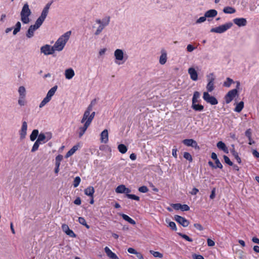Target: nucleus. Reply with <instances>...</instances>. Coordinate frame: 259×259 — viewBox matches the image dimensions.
Wrapping results in <instances>:
<instances>
[{"label": "nucleus", "instance_id": "obj_29", "mask_svg": "<svg viewBox=\"0 0 259 259\" xmlns=\"http://www.w3.org/2000/svg\"><path fill=\"white\" fill-rule=\"evenodd\" d=\"M18 92L19 94V97H21V98H26V90L24 86H20L18 88Z\"/></svg>", "mask_w": 259, "mask_h": 259}, {"label": "nucleus", "instance_id": "obj_62", "mask_svg": "<svg viewBox=\"0 0 259 259\" xmlns=\"http://www.w3.org/2000/svg\"><path fill=\"white\" fill-rule=\"evenodd\" d=\"M106 51H107V49L106 48L101 49L100 50V51L99 52V54L100 56H103L105 54Z\"/></svg>", "mask_w": 259, "mask_h": 259}, {"label": "nucleus", "instance_id": "obj_7", "mask_svg": "<svg viewBox=\"0 0 259 259\" xmlns=\"http://www.w3.org/2000/svg\"><path fill=\"white\" fill-rule=\"evenodd\" d=\"M232 23L230 22H228L222 25L211 28L210 29V32L216 33H223L230 29L232 26Z\"/></svg>", "mask_w": 259, "mask_h": 259}, {"label": "nucleus", "instance_id": "obj_10", "mask_svg": "<svg viewBox=\"0 0 259 259\" xmlns=\"http://www.w3.org/2000/svg\"><path fill=\"white\" fill-rule=\"evenodd\" d=\"M40 51L41 54L46 56L53 55L56 52L53 46H51L48 44L41 47Z\"/></svg>", "mask_w": 259, "mask_h": 259}, {"label": "nucleus", "instance_id": "obj_40", "mask_svg": "<svg viewBox=\"0 0 259 259\" xmlns=\"http://www.w3.org/2000/svg\"><path fill=\"white\" fill-rule=\"evenodd\" d=\"M165 221L168 224V226L169 228H170L173 230H177V227L175 222H170L168 219H166Z\"/></svg>", "mask_w": 259, "mask_h": 259}, {"label": "nucleus", "instance_id": "obj_61", "mask_svg": "<svg viewBox=\"0 0 259 259\" xmlns=\"http://www.w3.org/2000/svg\"><path fill=\"white\" fill-rule=\"evenodd\" d=\"M127 251L130 253L134 254H136L138 252L134 248H132V247L128 248L127 249Z\"/></svg>", "mask_w": 259, "mask_h": 259}, {"label": "nucleus", "instance_id": "obj_54", "mask_svg": "<svg viewBox=\"0 0 259 259\" xmlns=\"http://www.w3.org/2000/svg\"><path fill=\"white\" fill-rule=\"evenodd\" d=\"M206 17H205V16L204 15V16H203V17H200L199 18H198L196 21V24H200V23H203L204 22V21H205L206 20Z\"/></svg>", "mask_w": 259, "mask_h": 259}, {"label": "nucleus", "instance_id": "obj_24", "mask_svg": "<svg viewBox=\"0 0 259 259\" xmlns=\"http://www.w3.org/2000/svg\"><path fill=\"white\" fill-rule=\"evenodd\" d=\"M51 5V3H48L46 5L45 8L42 10L41 15L39 16L40 17L45 20L49 13V10L50 9Z\"/></svg>", "mask_w": 259, "mask_h": 259}, {"label": "nucleus", "instance_id": "obj_14", "mask_svg": "<svg viewBox=\"0 0 259 259\" xmlns=\"http://www.w3.org/2000/svg\"><path fill=\"white\" fill-rule=\"evenodd\" d=\"M188 73L190 75V78L193 81H197L198 79V73L194 67H189L188 69Z\"/></svg>", "mask_w": 259, "mask_h": 259}, {"label": "nucleus", "instance_id": "obj_57", "mask_svg": "<svg viewBox=\"0 0 259 259\" xmlns=\"http://www.w3.org/2000/svg\"><path fill=\"white\" fill-rule=\"evenodd\" d=\"M194 226L196 229L199 231H202L203 230V227L199 223L194 224Z\"/></svg>", "mask_w": 259, "mask_h": 259}, {"label": "nucleus", "instance_id": "obj_20", "mask_svg": "<svg viewBox=\"0 0 259 259\" xmlns=\"http://www.w3.org/2000/svg\"><path fill=\"white\" fill-rule=\"evenodd\" d=\"M104 251L107 256L110 259H119L117 255L112 252L111 250L107 246L104 248Z\"/></svg>", "mask_w": 259, "mask_h": 259}, {"label": "nucleus", "instance_id": "obj_31", "mask_svg": "<svg viewBox=\"0 0 259 259\" xmlns=\"http://www.w3.org/2000/svg\"><path fill=\"white\" fill-rule=\"evenodd\" d=\"M218 12L215 10H210L206 11L205 13V16L206 18L214 17L217 15Z\"/></svg>", "mask_w": 259, "mask_h": 259}, {"label": "nucleus", "instance_id": "obj_32", "mask_svg": "<svg viewBox=\"0 0 259 259\" xmlns=\"http://www.w3.org/2000/svg\"><path fill=\"white\" fill-rule=\"evenodd\" d=\"M191 107L196 111H202L204 109V106L198 103L192 104Z\"/></svg>", "mask_w": 259, "mask_h": 259}, {"label": "nucleus", "instance_id": "obj_35", "mask_svg": "<svg viewBox=\"0 0 259 259\" xmlns=\"http://www.w3.org/2000/svg\"><path fill=\"white\" fill-rule=\"evenodd\" d=\"M120 215L122 217V218H123V220L127 221L129 223H130L132 225L136 224V222L133 219H132L130 217H128L127 215L123 214V213H121Z\"/></svg>", "mask_w": 259, "mask_h": 259}, {"label": "nucleus", "instance_id": "obj_28", "mask_svg": "<svg viewBox=\"0 0 259 259\" xmlns=\"http://www.w3.org/2000/svg\"><path fill=\"white\" fill-rule=\"evenodd\" d=\"M79 145H74L66 154L65 157L68 158L72 155L79 148Z\"/></svg>", "mask_w": 259, "mask_h": 259}, {"label": "nucleus", "instance_id": "obj_27", "mask_svg": "<svg viewBox=\"0 0 259 259\" xmlns=\"http://www.w3.org/2000/svg\"><path fill=\"white\" fill-rule=\"evenodd\" d=\"M217 147L220 149L223 150L226 153H229V150L226 145L222 141L219 142L217 144Z\"/></svg>", "mask_w": 259, "mask_h": 259}, {"label": "nucleus", "instance_id": "obj_8", "mask_svg": "<svg viewBox=\"0 0 259 259\" xmlns=\"http://www.w3.org/2000/svg\"><path fill=\"white\" fill-rule=\"evenodd\" d=\"M52 137V133L51 132H40L36 140L41 144H44L50 140Z\"/></svg>", "mask_w": 259, "mask_h": 259}, {"label": "nucleus", "instance_id": "obj_38", "mask_svg": "<svg viewBox=\"0 0 259 259\" xmlns=\"http://www.w3.org/2000/svg\"><path fill=\"white\" fill-rule=\"evenodd\" d=\"M118 150L121 153L124 154L127 152V148L124 144H121L118 146Z\"/></svg>", "mask_w": 259, "mask_h": 259}, {"label": "nucleus", "instance_id": "obj_19", "mask_svg": "<svg viewBox=\"0 0 259 259\" xmlns=\"http://www.w3.org/2000/svg\"><path fill=\"white\" fill-rule=\"evenodd\" d=\"M172 207L176 210L181 209L182 211H188L190 207L186 204H181L180 203H176L172 204Z\"/></svg>", "mask_w": 259, "mask_h": 259}, {"label": "nucleus", "instance_id": "obj_47", "mask_svg": "<svg viewBox=\"0 0 259 259\" xmlns=\"http://www.w3.org/2000/svg\"><path fill=\"white\" fill-rule=\"evenodd\" d=\"M81 181V179L80 177H76L75 178L74 181H73V186L74 187L76 188L78 186Z\"/></svg>", "mask_w": 259, "mask_h": 259}, {"label": "nucleus", "instance_id": "obj_49", "mask_svg": "<svg viewBox=\"0 0 259 259\" xmlns=\"http://www.w3.org/2000/svg\"><path fill=\"white\" fill-rule=\"evenodd\" d=\"M178 234L179 236L182 237L183 239H185L186 240H187L189 242H192L193 240L191 238H190L188 236H187V235H185V234H182L181 233H178Z\"/></svg>", "mask_w": 259, "mask_h": 259}, {"label": "nucleus", "instance_id": "obj_37", "mask_svg": "<svg viewBox=\"0 0 259 259\" xmlns=\"http://www.w3.org/2000/svg\"><path fill=\"white\" fill-rule=\"evenodd\" d=\"M244 107V103L242 101L240 102L239 103L236 104V107L234 111L237 112H240L241 111Z\"/></svg>", "mask_w": 259, "mask_h": 259}, {"label": "nucleus", "instance_id": "obj_18", "mask_svg": "<svg viewBox=\"0 0 259 259\" xmlns=\"http://www.w3.org/2000/svg\"><path fill=\"white\" fill-rule=\"evenodd\" d=\"M64 75L66 79L70 80L74 76L75 72L71 68H67L65 70Z\"/></svg>", "mask_w": 259, "mask_h": 259}, {"label": "nucleus", "instance_id": "obj_60", "mask_svg": "<svg viewBox=\"0 0 259 259\" xmlns=\"http://www.w3.org/2000/svg\"><path fill=\"white\" fill-rule=\"evenodd\" d=\"M245 136L248 138H251V131L250 129H248L245 132Z\"/></svg>", "mask_w": 259, "mask_h": 259}, {"label": "nucleus", "instance_id": "obj_43", "mask_svg": "<svg viewBox=\"0 0 259 259\" xmlns=\"http://www.w3.org/2000/svg\"><path fill=\"white\" fill-rule=\"evenodd\" d=\"M234 82V81L231 78L228 77L226 80L224 82L223 85L225 87L229 88L231 86V84Z\"/></svg>", "mask_w": 259, "mask_h": 259}, {"label": "nucleus", "instance_id": "obj_6", "mask_svg": "<svg viewBox=\"0 0 259 259\" xmlns=\"http://www.w3.org/2000/svg\"><path fill=\"white\" fill-rule=\"evenodd\" d=\"M57 88V86L55 85L48 92L46 97L42 100L39 105V108H42L51 100V99L52 97L55 95Z\"/></svg>", "mask_w": 259, "mask_h": 259}, {"label": "nucleus", "instance_id": "obj_34", "mask_svg": "<svg viewBox=\"0 0 259 259\" xmlns=\"http://www.w3.org/2000/svg\"><path fill=\"white\" fill-rule=\"evenodd\" d=\"M39 132L38 130H33L30 135V140L31 141H34L36 140V138L38 137Z\"/></svg>", "mask_w": 259, "mask_h": 259}, {"label": "nucleus", "instance_id": "obj_30", "mask_svg": "<svg viewBox=\"0 0 259 259\" xmlns=\"http://www.w3.org/2000/svg\"><path fill=\"white\" fill-rule=\"evenodd\" d=\"M167 61V54L165 51H162L159 58V63L161 65L165 64Z\"/></svg>", "mask_w": 259, "mask_h": 259}, {"label": "nucleus", "instance_id": "obj_48", "mask_svg": "<svg viewBox=\"0 0 259 259\" xmlns=\"http://www.w3.org/2000/svg\"><path fill=\"white\" fill-rule=\"evenodd\" d=\"M184 157L188 160V161H189L190 162H192V156L191 155V154L187 152H185L184 153Z\"/></svg>", "mask_w": 259, "mask_h": 259}, {"label": "nucleus", "instance_id": "obj_4", "mask_svg": "<svg viewBox=\"0 0 259 259\" xmlns=\"http://www.w3.org/2000/svg\"><path fill=\"white\" fill-rule=\"evenodd\" d=\"M31 14V12L29 8L28 4L27 3L25 4L20 12L21 20L23 24H28L30 22L29 17Z\"/></svg>", "mask_w": 259, "mask_h": 259}, {"label": "nucleus", "instance_id": "obj_55", "mask_svg": "<svg viewBox=\"0 0 259 259\" xmlns=\"http://www.w3.org/2000/svg\"><path fill=\"white\" fill-rule=\"evenodd\" d=\"M223 157H224L225 162L227 164H228L229 165H233L232 162L230 160L228 156H227L226 155H224Z\"/></svg>", "mask_w": 259, "mask_h": 259}, {"label": "nucleus", "instance_id": "obj_52", "mask_svg": "<svg viewBox=\"0 0 259 259\" xmlns=\"http://www.w3.org/2000/svg\"><path fill=\"white\" fill-rule=\"evenodd\" d=\"M232 153L233 155L234 156V157H235V158L236 159L237 161L239 163H241V160L240 158L239 157V156L238 155L237 153L234 150L232 151Z\"/></svg>", "mask_w": 259, "mask_h": 259}, {"label": "nucleus", "instance_id": "obj_13", "mask_svg": "<svg viewBox=\"0 0 259 259\" xmlns=\"http://www.w3.org/2000/svg\"><path fill=\"white\" fill-rule=\"evenodd\" d=\"M237 89H233L228 92L225 97L226 103L229 104L230 103L237 95Z\"/></svg>", "mask_w": 259, "mask_h": 259}, {"label": "nucleus", "instance_id": "obj_39", "mask_svg": "<svg viewBox=\"0 0 259 259\" xmlns=\"http://www.w3.org/2000/svg\"><path fill=\"white\" fill-rule=\"evenodd\" d=\"M125 186L124 185H120L115 189V192L117 193L122 194L124 193Z\"/></svg>", "mask_w": 259, "mask_h": 259}, {"label": "nucleus", "instance_id": "obj_25", "mask_svg": "<svg viewBox=\"0 0 259 259\" xmlns=\"http://www.w3.org/2000/svg\"><path fill=\"white\" fill-rule=\"evenodd\" d=\"M37 29L38 28H36V27L34 25H31L27 30L26 36L29 38H31L34 35V31Z\"/></svg>", "mask_w": 259, "mask_h": 259}, {"label": "nucleus", "instance_id": "obj_11", "mask_svg": "<svg viewBox=\"0 0 259 259\" xmlns=\"http://www.w3.org/2000/svg\"><path fill=\"white\" fill-rule=\"evenodd\" d=\"M202 98L206 103L212 105H215L218 103L217 99L214 97L211 96L209 92H204Z\"/></svg>", "mask_w": 259, "mask_h": 259}, {"label": "nucleus", "instance_id": "obj_21", "mask_svg": "<svg viewBox=\"0 0 259 259\" xmlns=\"http://www.w3.org/2000/svg\"><path fill=\"white\" fill-rule=\"evenodd\" d=\"M62 229L63 232H64L67 235L72 237H75L76 235L72 230H70L68 225L63 224L62 226Z\"/></svg>", "mask_w": 259, "mask_h": 259}, {"label": "nucleus", "instance_id": "obj_2", "mask_svg": "<svg viewBox=\"0 0 259 259\" xmlns=\"http://www.w3.org/2000/svg\"><path fill=\"white\" fill-rule=\"evenodd\" d=\"M71 34V31H68L61 35L53 45L55 50L57 52L62 51L65 48Z\"/></svg>", "mask_w": 259, "mask_h": 259}, {"label": "nucleus", "instance_id": "obj_64", "mask_svg": "<svg viewBox=\"0 0 259 259\" xmlns=\"http://www.w3.org/2000/svg\"><path fill=\"white\" fill-rule=\"evenodd\" d=\"M172 155L175 158H177V149L176 148L172 149Z\"/></svg>", "mask_w": 259, "mask_h": 259}, {"label": "nucleus", "instance_id": "obj_23", "mask_svg": "<svg viewBox=\"0 0 259 259\" xmlns=\"http://www.w3.org/2000/svg\"><path fill=\"white\" fill-rule=\"evenodd\" d=\"M51 5V3H48L46 5L45 8L42 10L41 15L39 16L40 17L45 20L49 13V10L50 9Z\"/></svg>", "mask_w": 259, "mask_h": 259}, {"label": "nucleus", "instance_id": "obj_22", "mask_svg": "<svg viewBox=\"0 0 259 259\" xmlns=\"http://www.w3.org/2000/svg\"><path fill=\"white\" fill-rule=\"evenodd\" d=\"M108 130L105 129L100 134V141L101 142L106 144L108 142Z\"/></svg>", "mask_w": 259, "mask_h": 259}, {"label": "nucleus", "instance_id": "obj_59", "mask_svg": "<svg viewBox=\"0 0 259 259\" xmlns=\"http://www.w3.org/2000/svg\"><path fill=\"white\" fill-rule=\"evenodd\" d=\"M207 243L208 246H213L215 245V242L214 241L210 238L207 239Z\"/></svg>", "mask_w": 259, "mask_h": 259}, {"label": "nucleus", "instance_id": "obj_58", "mask_svg": "<svg viewBox=\"0 0 259 259\" xmlns=\"http://www.w3.org/2000/svg\"><path fill=\"white\" fill-rule=\"evenodd\" d=\"M215 163L216 164V166H215V168H220L221 169L223 168V165H222V163L220 162L219 159L215 160Z\"/></svg>", "mask_w": 259, "mask_h": 259}, {"label": "nucleus", "instance_id": "obj_33", "mask_svg": "<svg viewBox=\"0 0 259 259\" xmlns=\"http://www.w3.org/2000/svg\"><path fill=\"white\" fill-rule=\"evenodd\" d=\"M200 98V93L197 92H194L192 100V104H195L199 103Z\"/></svg>", "mask_w": 259, "mask_h": 259}, {"label": "nucleus", "instance_id": "obj_50", "mask_svg": "<svg viewBox=\"0 0 259 259\" xmlns=\"http://www.w3.org/2000/svg\"><path fill=\"white\" fill-rule=\"evenodd\" d=\"M25 98H21V97H19L18 103L20 106H22L25 105L26 102L25 101Z\"/></svg>", "mask_w": 259, "mask_h": 259}, {"label": "nucleus", "instance_id": "obj_41", "mask_svg": "<svg viewBox=\"0 0 259 259\" xmlns=\"http://www.w3.org/2000/svg\"><path fill=\"white\" fill-rule=\"evenodd\" d=\"M45 19L39 17V18L36 20L35 24L33 25L35 26L36 28H38L42 25Z\"/></svg>", "mask_w": 259, "mask_h": 259}, {"label": "nucleus", "instance_id": "obj_1", "mask_svg": "<svg viewBox=\"0 0 259 259\" xmlns=\"http://www.w3.org/2000/svg\"><path fill=\"white\" fill-rule=\"evenodd\" d=\"M91 107L87 108L81 119L80 122L83 124V125L78 127V134L79 138L84 134L95 116V112L91 111Z\"/></svg>", "mask_w": 259, "mask_h": 259}, {"label": "nucleus", "instance_id": "obj_3", "mask_svg": "<svg viewBox=\"0 0 259 259\" xmlns=\"http://www.w3.org/2000/svg\"><path fill=\"white\" fill-rule=\"evenodd\" d=\"M113 57L114 63L118 65L123 64L128 58L126 51L121 49H117L114 51Z\"/></svg>", "mask_w": 259, "mask_h": 259}, {"label": "nucleus", "instance_id": "obj_15", "mask_svg": "<svg viewBox=\"0 0 259 259\" xmlns=\"http://www.w3.org/2000/svg\"><path fill=\"white\" fill-rule=\"evenodd\" d=\"M175 220L184 227H187L189 224V222L187 219L178 215L175 216Z\"/></svg>", "mask_w": 259, "mask_h": 259}, {"label": "nucleus", "instance_id": "obj_63", "mask_svg": "<svg viewBox=\"0 0 259 259\" xmlns=\"http://www.w3.org/2000/svg\"><path fill=\"white\" fill-rule=\"evenodd\" d=\"M81 201L79 197H77L74 201V203L76 205H80L81 204Z\"/></svg>", "mask_w": 259, "mask_h": 259}, {"label": "nucleus", "instance_id": "obj_46", "mask_svg": "<svg viewBox=\"0 0 259 259\" xmlns=\"http://www.w3.org/2000/svg\"><path fill=\"white\" fill-rule=\"evenodd\" d=\"M78 222L80 224L84 226L87 228L89 229L90 228V226L87 224L85 220L83 218L79 217L78 218Z\"/></svg>", "mask_w": 259, "mask_h": 259}, {"label": "nucleus", "instance_id": "obj_16", "mask_svg": "<svg viewBox=\"0 0 259 259\" xmlns=\"http://www.w3.org/2000/svg\"><path fill=\"white\" fill-rule=\"evenodd\" d=\"M183 143L187 146L192 147L195 149H199L197 142L193 139H185L182 141Z\"/></svg>", "mask_w": 259, "mask_h": 259}, {"label": "nucleus", "instance_id": "obj_45", "mask_svg": "<svg viewBox=\"0 0 259 259\" xmlns=\"http://www.w3.org/2000/svg\"><path fill=\"white\" fill-rule=\"evenodd\" d=\"M40 145L41 144L40 143L38 142L37 140H36L31 148V151L32 152H34L37 151Z\"/></svg>", "mask_w": 259, "mask_h": 259}, {"label": "nucleus", "instance_id": "obj_9", "mask_svg": "<svg viewBox=\"0 0 259 259\" xmlns=\"http://www.w3.org/2000/svg\"><path fill=\"white\" fill-rule=\"evenodd\" d=\"M214 80L215 77L213 73H209L207 75V84L206 88L207 92H211L214 89Z\"/></svg>", "mask_w": 259, "mask_h": 259}, {"label": "nucleus", "instance_id": "obj_56", "mask_svg": "<svg viewBox=\"0 0 259 259\" xmlns=\"http://www.w3.org/2000/svg\"><path fill=\"white\" fill-rule=\"evenodd\" d=\"M195 49V47H194L193 46H192V45H188L187 46V50L188 52H193L194 50Z\"/></svg>", "mask_w": 259, "mask_h": 259}, {"label": "nucleus", "instance_id": "obj_36", "mask_svg": "<svg viewBox=\"0 0 259 259\" xmlns=\"http://www.w3.org/2000/svg\"><path fill=\"white\" fill-rule=\"evenodd\" d=\"M223 12L226 14H233L236 12V10L233 7H226L224 8Z\"/></svg>", "mask_w": 259, "mask_h": 259}, {"label": "nucleus", "instance_id": "obj_44", "mask_svg": "<svg viewBox=\"0 0 259 259\" xmlns=\"http://www.w3.org/2000/svg\"><path fill=\"white\" fill-rule=\"evenodd\" d=\"M150 253L152 254L155 257L162 258L163 254L159 251H155L153 250H150Z\"/></svg>", "mask_w": 259, "mask_h": 259}, {"label": "nucleus", "instance_id": "obj_51", "mask_svg": "<svg viewBox=\"0 0 259 259\" xmlns=\"http://www.w3.org/2000/svg\"><path fill=\"white\" fill-rule=\"evenodd\" d=\"M126 196L128 198L139 201L140 200L139 197L134 194H127Z\"/></svg>", "mask_w": 259, "mask_h": 259}, {"label": "nucleus", "instance_id": "obj_12", "mask_svg": "<svg viewBox=\"0 0 259 259\" xmlns=\"http://www.w3.org/2000/svg\"><path fill=\"white\" fill-rule=\"evenodd\" d=\"M27 127L28 125L27 122L26 121H23L22 122L21 128L19 131L20 139L21 140H23L26 138L27 135Z\"/></svg>", "mask_w": 259, "mask_h": 259}, {"label": "nucleus", "instance_id": "obj_26", "mask_svg": "<svg viewBox=\"0 0 259 259\" xmlns=\"http://www.w3.org/2000/svg\"><path fill=\"white\" fill-rule=\"evenodd\" d=\"M84 194L91 197H93L95 189L93 187L89 186L84 189Z\"/></svg>", "mask_w": 259, "mask_h": 259}, {"label": "nucleus", "instance_id": "obj_42", "mask_svg": "<svg viewBox=\"0 0 259 259\" xmlns=\"http://www.w3.org/2000/svg\"><path fill=\"white\" fill-rule=\"evenodd\" d=\"M21 24L20 22H17L15 25L14 30L13 31V34L16 35L21 29Z\"/></svg>", "mask_w": 259, "mask_h": 259}, {"label": "nucleus", "instance_id": "obj_5", "mask_svg": "<svg viewBox=\"0 0 259 259\" xmlns=\"http://www.w3.org/2000/svg\"><path fill=\"white\" fill-rule=\"evenodd\" d=\"M110 21L109 16H106L102 19H98L96 20V22L99 24V26L97 28L95 34L98 35L101 33L104 28L108 25Z\"/></svg>", "mask_w": 259, "mask_h": 259}, {"label": "nucleus", "instance_id": "obj_53", "mask_svg": "<svg viewBox=\"0 0 259 259\" xmlns=\"http://www.w3.org/2000/svg\"><path fill=\"white\" fill-rule=\"evenodd\" d=\"M138 190L142 193H146L148 191V189L146 186H142L139 188Z\"/></svg>", "mask_w": 259, "mask_h": 259}, {"label": "nucleus", "instance_id": "obj_17", "mask_svg": "<svg viewBox=\"0 0 259 259\" xmlns=\"http://www.w3.org/2000/svg\"><path fill=\"white\" fill-rule=\"evenodd\" d=\"M233 22L239 27L245 26L247 24V20L244 18H238L233 19Z\"/></svg>", "mask_w": 259, "mask_h": 259}]
</instances>
